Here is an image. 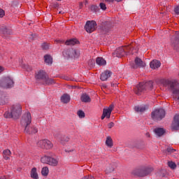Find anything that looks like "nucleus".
I'll return each mask as SVG.
<instances>
[{
    "label": "nucleus",
    "mask_w": 179,
    "mask_h": 179,
    "mask_svg": "<svg viewBox=\"0 0 179 179\" xmlns=\"http://www.w3.org/2000/svg\"><path fill=\"white\" fill-rule=\"evenodd\" d=\"M22 115V106L20 104L13 105L10 108V112L8 111L4 113L5 118H13L17 120Z\"/></svg>",
    "instance_id": "1"
},
{
    "label": "nucleus",
    "mask_w": 179,
    "mask_h": 179,
    "mask_svg": "<svg viewBox=\"0 0 179 179\" xmlns=\"http://www.w3.org/2000/svg\"><path fill=\"white\" fill-rule=\"evenodd\" d=\"M152 87H153V81L141 83L135 87L134 92L136 94L139 95L141 94V93H143V92H146V90H152Z\"/></svg>",
    "instance_id": "2"
},
{
    "label": "nucleus",
    "mask_w": 179,
    "mask_h": 179,
    "mask_svg": "<svg viewBox=\"0 0 179 179\" xmlns=\"http://www.w3.org/2000/svg\"><path fill=\"white\" fill-rule=\"evenodd\" d=\"M166 117V110L163 108L155 109L151 113V117L154 121H162Z\"/></svg>",
    "instance_id": "3"
},
{
    "label": "nucleus",
    "mask_w": 179,
    "mask_h": 179,
    "mask_svg": "<svg viewBox=\"0 0 179 179\" xmlns=\"http://www.w3.org/2000/svg\"><path fill=\"white\" fill-rule=\"evenodd\" d=\"M131 48L129 46H124L118 48L114 52V57H117V58H121V57H125L128 55L129 52H131Z\"/></svg>",
    "instance_id": "4"
},
{
    "label": "nucleus",
    "mask_w": 179,
    "mask_h": 179,
    "mask_svg": "<svg viewBox=\"0 0 179 179\" xmlns=\"http://www.w3.org/2000/svg\"><path fill=\"white\" fill-rule=\"evenodd\" d=\"M41 163L45 164H49L50 166H53L54 167L58 166V158H54L52 157L43 156L41 159Z\"/></svg>",
    "instance_id": "5"
},
{
    "label": "nucleus",
    "mask_w": 179,
    "mask_h": 179,
    "mask_svg": "<svg viewBox=\"0 0 179 179\" xmlns=\"http://www.w3.org/2000/svg\"><path fill=\"white\" fill-rule=\"evenodd\" d=\"M63 55L66 58H79L80 51L75 49H68L63 52Z\"/></svg>",
    "instance_id": "6"
},
{
    "label": "nucleus",
    "mask_w": 179,
    "mask_h": 179,
    "mask_svg": "<svg viewBox=\"0 0 179 179\" xmlns=\"http://www.w3.org/2000/svg\"><path fill=\"white\" fill-rule=\"evenodd\" d=\"M14 85L13 79L10 77H6L0 80V87H3L4 89H10V87H13Z\"/></svg>",
    "instance_id": "7"
},
{
    "label": "nucleus",
    "mask_w": 179,
    "mask_h": 179,
    "mask_svg": "<svg viewBox=\"0 0 179 179\" xmlns=\"http://www.w3.org/2000/svg\"><path fill=\"white\" fill-rule=\"evenodd\" d=\"M152 171L153 168L145 167L136 170L135 174L138 177H145L146 176H149V174H150V173H152Z\"/></svg>",
    "instance_id": "8"
},
{
    "label": "nucleus",
    "mask_w": 179,
    "mask_h": 179,
    "mask_svg": "<svg viewBox=\"0 0 179 179\" xmlns=\"http://www.w3.org/2000/svg\"><path fill=\"white\" fill-rule=\"evenodd\" d=\"M20 122L22 127H24L25 128L26 127H29V125L31 124V115L30 113L28 112L24 113L21 118Z\"/></svg>",
    "instance_id": "9"
},
{
    "label": "nucleus",
    "mask_w": 179,
    "mask_h": 179,
    "mask_svg": "<svg viewBox=\"0 0 179 179\" xmlns=\"http://www.w3.org/2000/svg\"><path fill=\"white\" fill-rule=\"evenodd\" d=\"M97 27V23H96V21H87L86 22V24L85 26V29L87 33H93L94 30H96Z\"/></svg>",
    "instance_id": "10"
},
{
    "label": "nucleus",
    "mask_w": 179,
    "mask_h": 179,
    "mask_svg": "<svg viewBox=\"0 0 179 179\" xmlns=\"http://www.w3.org/2000/svg\"><path fill=\"white\" fill-rule=\"evenodd\" d=\"M38 146L42 149H51L52 148V143L48 139L40 140L38 142Z\"/></svg>",
    "instance_id": "11"
},
{
    "label": "nucleus",
    "mask_w": 179,
    "mask_h": 179,
    "mask_svg": "<svg viewBox=\"0 0 179 179\" xmlns=\"http://www.w3.org/2000/svg\"><path fill=\"white\" fill-rule=\"evenodd\" d=\"M134 62L135 64H131V68H134V69H136V68H145V66H146V64L139 57H136Z\"/></svg>",
    "instance_id": "12"
},
{
    "label": "nucleus",
    "mask_w": 179,
    "mask_h": 179,
    "mask_svg": "<svg viewBox=\"0 0 179 179\" xmlns=\"http://www.w3.org/2000/svg\"><path fill=\"white\" fill-rule=\"evenodd\" d=\"M25 134H28V135H33V134H37L38 132V129L36 126H27L24 128Z\"/></svg>",
    "instance_id": "13"
},
{
    "label": "nucleus",
    "mask_w": 179,
    "mask_h": 179,
    "mask_svg": "<svg viewBox=\"0 0 179 179\" xmlns=\"http://www.w3.org/2000/svg\"><path fill=\"white\" fill-rule=\"evenodd\" d=\"M111 75H113V73L110 70H106L101 74L100 79L104 82L111 78Z\"/></svg>",
    "instance_id": "14"
},
{
    "label": "nucleus",
    "mask_w": 179,
    "mask_h": 179,
    "mask_svg": "<svg viewBox=\"0 0 179 179\" xmlns=\"http://www.w3.org/2000/svg\"><path fill=\"white\" fill-rule=\"evenodd\" d=\"M171 129L173 131H178L179 129V115H176L173 118V122L171 124Z\"/></svg>",
    "instance_id": "15"
},
{
    "label": "nucleus",
    "mask_w": 179,
    "mask_h": 179,
    "mask_svg": "<svg viewBox=\"0 0 179 179\" xmlns=\"http://www.w3.org/2000/svg\"><path fill=\"white\" fill-rule=\"evenodd\" d=\"M113 110H114V105L111 104L107 108H103V115L106 116L107 118H110V116L111 115V113L113 112Z\"/></svg>",
    "instance_id": "16"
},
{
    "label": "nucleus",
    "mask_w": 179,
    "mask_h": 179,
    "mask_svg": "<svg viewBox=\"0 0 179 179\" xmlns=\"http://www.w3.org/2000/svg\"><path fill=\"white\" fill-rule=\"evenodd\" d=\"M177 36H176L173 40L171 41V46L175 50H178L179 48V33H176Z\"/></svg>",
    "instance_id": "17"
},
{
    "label": "nucleus",
    "mask_w": 179,
    "mask_h": 179,
    "mask_svg": "<svg viewBox=\"0 0 179 179\" xmlns=\"http://www.w3.org/2000/svg\"><path fill=\"white\" fill-rule=\"evenodd\" d=\"M47 77V73H45L44 71L40 70L36 73V79L38 80H45V78Z\"/></svg>",
    "instance_id": "18"
},
{
    "label": "nucleus",
    "mask_w": 179,
    "mask_h": 179,
    "mask_svg": "<svg viewBox=\"0 0 179 179\" xmlns=\"http://www.w3.org/2000/svg\"><path fill=\"white\" fill-rule=\"evenodd\" d=\"M161 65L162 63L158 60H152L150 63V66L152 69H157V68H160Z\"/></svg>",
    "instance_id": "19"
},
{
    "label": "nucleus",
    "mask_w": 179,
    "mask_h": 179,
    "mask_svg": "<svg viewBox=\"0 0 179 179\" xmlns=\"http://www.w3.org/2000/svg\"><path fill=\"white\" fill-rule=\"evenodd\" d=\"M61 101L64 103V104H68V103L71 101V96L69 94H64L61 96Z\"/></svg>",
    "instance_id": "20"
},
{
    "label": "nucleus",
    "mask_w": 179,
    "mask_h": 179,
    "mask_svg": "<svg viewBox=\"0 0 179 179\" xmlns=\"http://www.w3.org/2000/svg\"><path fill=\"white\" fill-rule=\"evenodd\" d=\"M96 64L99 66H104L107 64V62L103 57H97L96 59Z\"/></svg>",
    "instance_id": "21"
},
{
    "label": "nucleus",
    "mask_w": 179,
    "mask_h": 179,
    "mask_svg": "<svg viewBox=\"0 0 179 179\" xmlns=\"http://www.w3.org/2000/svg\"><path fill=\"white\" fill-rule=\"evenodd\" d=\"M154 132H155L157 136H163L166 131L163 128H157L155 129Z\"/></svg>",
    "instance_id": "22"
},
{
    "label": "nucleus",
    "mask_w": 179,
    "mask_h": 179,
    "mask_svg": "<svg viewBox=\"0 0 179 179\" xmlns=\"http://www.w3.org/2000/svg\"><path fill=\"white\" fill-rule=\"evenodd\" d=\"M146 106H136L134 107V110L136 111V113H144V111H146Z\"/></svg>",
    "instance_id": "23"
},
{
    "label": "nucleus",
    "mask_w": 179,
    "mask_h": 179,
    "mask_svg": "<svg viewBox=\"0 0 179 179\" xmlns=\"http://www.w3.org/2000/svg\"><path fill=\"white\" fill-rule=\"evenodd\" d=\"M81 101L83 103H90L92 101V99H90V96L87 95V94H83L81 96Z\"/></svg>",
    "instance_id": "24"
},
{
    "label": "nucleus",
    "mask_w": 179,
    "mask_h": 179,
    "mask_svg": "<svg viewBox=\"0 0 179 179\" xmlns=\"http://www.w3.org/2000/svg\"><path fill=\"white\" fill-rule=\"evenodd\" d=\"M66 45H75V44H79V41L78 39H70L65 42Z\"/></svg>",
    "instance_id": "25"
},
{
    "label": "nucleus",
    "mask_w": 179,
    "mask_h": 179,
    "mask_svg": "<svg viewBox=\"0 0 179 179\" xmlns=\"http://www.w3.org/2000/svg\"><path fill=\"white\" fill-rule=\"evenodd\" d=\"M0 33L1 34H10V29H8L6 26H1Z\"/></svg>",
    "instance_id": "26"
},
{
    "label": "nucleus",
    "mask_w": 179,
    "mask_h": 179,
    "mask_svg": "<svg viewBox=\"0 0 179 179\" xmlns=\"http://www.w3.org/2000/svg\"><path fill=\"white\" fill-rule=\"evenodd\" d=\"M8 103V99L5 97V96L0 92V106H5Z\"/></svg>",
    "instance_id": "27"
},
{
    "label": "nucleus",
    "mask_w": 179,
    "mask_h": 179,
    "mask_svg": "<svg viewBox=\"0 0 179 179\" xmlns=\"http://www.w3.org/2000/svg\"><path fill=\"white\" fill-rule=\"evenodd\" d=\"M44 59L45 64L48 65H51L52 64V57L50 55H46L44 56Z\"/></svg>",
    "instance_id": "28"
},
{
    "label": "nucleus",
    "mask_w": 179,
    "mask_h": 179,
    "mask_svg": "<svg viewBox=\"0 0 179 179\" xmlns=\"http://www.w3.org/2000/svg\"><path fill=\"white\" fill-rule=\"evenodd\" d=\"M31 177L34 179H38V174H37V169L33 168L31 170Z\"/></svg>",
    "instance_id": "29"
},
{
    "label": "nucleus",
    "mask_w": 179,
    "mask_h": 179,
    "mask_svg": "<svg viewBox=\"0 0 179 179\" xmlns=\"http://www.w3.org/2000/svg\"><path fill=\"white\" fill-rule=\"evenodd\" d=\"M43 82H45V85H54L55 84V80L52 78H48V76H46V78L45 80H43Z\"/></svg>",
    "instance_id": "30"
},
{
    "label": "nucleus",
    "mask_w": 179,
    "mask_h": 179,
    "mask_svg": "<svg viewBox=\"0 0 179 179\" xmlns=\"http://www.w3.org/2000/svg\"><path fill=\"white\" fill-rule=\"evenodd\" d=\"M10 154L11 152L9 150H6L3 152V157L5 159V160H9Z\"/></svg>",
    "instance_id": "31"
},
{
    "label": "nucleus",
    "mask_w": 179,
    "mask_h": 179,
    "mask_svg": "<svg viewBox=\"0 0 179 179\" xmlns=\"http://www.w3.org/2000/svg\"><path fill=\"white\" fill-rule=\"evenodd\" d=\"M106 145L108 148H113V139L111 137H107L106 141Z\"/></svg>",
    "instance_id": "32"
},
{
    "label": "nucleus",
    "mask_w": 179,
    "mask_h": 179,
    "mask_svg": "<svg viewBox=\"0 0 179 179\" xmlns=\"http://www.w3.org/2000/svg\"><path fill=\"white\" fill-rule=\"evenodd\" d=\"M48 173H50V170L48 169V167L45 166L42 169V171H41L42 176L47 177V176H48Z\"/></svg>",
    "instance_id": "33"
},
{
    "label": "nucleus",
    "mask_w": 179,
    "mask_h": 179,
    "mask_svg": "<svg viewBox=\"0 0 179 179\" xmlns=\"http://www.w3.org/2000/svg\"><path fill=\"white\" fill-rule=\"evenodd\" d=\"M168 166L169 167H170V169H172V170H174V169L177 168V164H176V163H174L173 162H169Z\"/></svg>",
    "instance_id": "34"
},
{
    "label": "nucleus",
    "mask_w": 179,
    "mask_h": 179,
    "mask_svg": "<svg viewBox=\"0 0 179 179\" xmlns=\"http://www.w3.org/2000/svg\"><path fill=\"white\" fill-rule=\"evenodd\" d=\"M22 68H24V69H26L27 71V72H30L33 69V68H31V66H30L29 65H27V64H22Z\"/></svg>",
    "instance_id": "35"
},
{
    "label": "nucleus",
    "mask_w": 179,
    "mask_h": 179,
    "mask_svg": "<svg viewBox=\"0 0 179 179\" xmlns=\"http://www.w3.org/2000/svg\"><path fill=\"white\" fill-rule=\"evenodd\" d=\"M78 115L80 118H85V112L83 110H78Z\"/></svg>",
    "instance_id": "36"
},
{
    "label": "nucleus",
    "mask_w": 179,
    "mask_h": 179,
    "mask_svg": "<svg viewBox=\"0 0 179 179\" xmlns=\"http://www.w3.org/2000/svg\"><path fill=\"white\" fill-rule=\"evenodd\" d=\"M43 50H49L50 49V44L48 43H43L41 45Z\"/></svg>",
    "instance_id": "37"
},
{
    "label": "nucleus",
    "mask_w": 179,
    "mask_h": 179,
    "mask_svg": "<svg viewBox=\"0 0 179 179\" xmlns=\"http://www.w3.org/2000/svg\"><path fill=\"white\" fill-rule=\"evenodd\" d=\"M113 171H114V167L112 166H108L106 168V173H113Z\"/></svg>",
    "instance_id": "38"
},
{
    "label": "nucleus",
    "mask_w": 179,
    "mask_h": 179,
    "mask_svg": "<svg viewBox=\"0 0 179 179\" xmlns=\"http://www.w3.org/2000/svg\"><path fill=\"white\" fill-rule=\"evenodd\" d=\"M99 6L102 10H106L107 9V6L104 3H100Z\"/></svg>",
    "instance_id": "39"
},
{
    "label": "nucleus",
    "mask_w": 179,
    "mask_h": 179,
    "mask_svg": "<svg viewBox=\"0 0 179 179\" xmlns=\"http://www.w3.org/2000/svg\"><path fill=\"white\" fill-rule=\"evenodd\" d=\"M91 10L92 12H97L99 10V6H94V5L92 6H91Z\"/></svg>",
    "instance_id": "40"
},
{
    "label": "nucleus",
    "mask_w": 179,
    "mask_h": 179,
    "mask_svg": "<svg viewBox=\"0 0 179 179\" xmlns=\"http://www.w3.org/2000/svg\"><path fill=\"white\" fill-rule=\"evenodd\" d=\"M62 143H64V142H69V137L64 136H63L62 139Z\"/></svg>",
    "instance_id": "41"
},
{
    "label": "nucleus",
    "mask_w": 179,
    "mask_h": 179,
    "mask_svg": "<svg viewBox=\"0 0 179 179\" xmlns=\"http://www.w3.org/2000/svg\"><path fill=\"white\" fill-rule=\"evenodd\" d=\"M166 152L167 153H174V152H176V149L168 148Z\"/></svg>",
    "instance_id": "42"
},
{
    "label": "nucleus",
    "mask_w": 179,
    "mask_h": 179,
    "mask_svg": "<svg viewBox=\"0 0 179 179\" xmlns=\"http://www.w3.org/2000/svg\"><path fill=\"white\" fill-rule=\"evenodd\" d=\"M174 12L176 15H179V5L174 8Z\"/></svg>",
    "instance_id": "43"
},
{
    "label": "nucleus",
    "mask_w": 179,
    "mask_h": 179,
    "mask_svg": "<svg viewBox=\"0 0 179 179\" xmlns=\"http://www.w3.org/2000/svg\"><path fill=\"white\" fill-rule=\"evenodd\" d=\"M3 16H5V11L0 8V17H3Z\"/></svg>",
    "instance_id": "44"
},
{
    "label": "nucleus",
    "mask_w": 179,
    "mask_h": 179,
    "mask_svg": "<svg viewBox=\"0 0 179 179\" xmlns=\"http://www.w3.org/2000/svg\"><path fill=\"white\" fill-rule=\"evenodd\" d=\"M114 127V122H110L108 124V128H109L110 129H111V128Z\"/></svg>",
    "instance_id": "45"
},
{
    "label": "nucleus",
    "mask_w": 179,
    "mask_h": 179,
    "mask_svg": "<svg viewBox=\"0 0 179 179\" xmlns=\"http://www.w3.org/2000/svg\"><path fill=\"white\" fill-rule=\"evenodd\" d=\"M3 71H5V69L0 66V73L3 72Z\"/></svg>",
    "instance_id": "46"
},
{
    "label": "nucleus",
    "mask_w": 179,
    "mask_h": 179,
    "mask_svg": "<svg viewBox=\"0 0 179 179\" xmlns=\"http://www.w3.org/2000/svg\"><path fill=\"white\" fill-rule=\"evenodd\" d=\"M63 79H64V80H69V78L68 76H63Z\"/></svg>",
    "instance_id": "47"
},
{
    "label": "nucleus",
    "mask_w": 179,
    "mask_h": 179,
    "mask_svg": "<svg viewBox=\"0 0 179 179\" xmlns=\"http://www.w3.org/2000/svg\"><path fill=\"white\" fill-rule=\"evenodd\" d=\"M65 152H67L68 153L71 152H73V150H66Z\"/></svg>",
    "instance_id": "48"
},
{
    "label": "nucleus",
    "mask_w": 179,
    "mask_h": 179,
    "mask_svg": "<svg viewBox=\"0 0 179 179\" xmlns=\"http://www.w3.org/2000/svg\"><path fill=\"white\" fill-rule=\"evenodd\" d=\"M106 116L105 115H103V113L102 114V116H101V120H104V118H106Z\"/></svg>",
    "instance_id": "49"
},
{
    "label": "nucleus",
    "mask_w": 179,
    "mask_h": 179,
    "mask_svg": "<svg viewBox=\"0 0 179 179\" xmlns=\"http://www.w3.org/2000/svg\"><path fill=\"white\" fill-rule=\"evenodd\" d=\"M31 38H32L33 40H34V38H36V34H32V35H31Z\"/></svg>",
    "instance_id": "50"
},
{
    "label": "nucleus",
    "mask_w": 179,
    "mask_h": 179,
    "mask_svg": "<svg viewBox=\"0 0 179 179\" xmlns=\"http://www.w3.org/2000/svg\"><path fill=\"white\" fill-rule=\"evenodd\" d=\"M79 6H80V8H81L82 6H83V3H79Z\"/></svg>",
    "instance_id": "51"
},
{
    "label": "nucleus",
    "mask_w": 179,
    "mask_h": 179,
    "mask_svg": "<svg viewBox=\"0 0 179 179\" xmlns=\"http://www.w3.org/2000/svg\"><path fill=\"white\" fill-rule=\"evenodd\" d=\"M106 2H113L114 0H105Z\"/></svg>",
    "instance_id": "52"
},
{
    "label": "nucleus",
    "mask_w": 179,
    "mask_h": 179,
    "mask_svg": "<svg viewBox=\"0 0 179 179\" xmlns=\"http://www.w3.org/2000/svg\"><path fill=\"white\" fill-rule=\"evenodd\" d=\"M103 89H106V87H107V85H103Z\"/></svg>",
    "instance_id": "53"
},
{
    "label": "nucleus",
    "mask_w": 179,
    "mask_h": 179,
    "mask_svg": "<svg viewBox=\"0 0 179 179\" xmlns=\"http://www.w3.org/2000/svg\"><path fill=\"white\" fill-rule=\"evenodd\" d=\"M117 2H121L122 0H115Z\"/></svg>",
    "instance_id": "54"
},
{
    "label": "nucleus",
    "mask_w": 179,
    "mask_h": 179,
    "mask_svg": "<svg viewBox=\"0 0 179 179\" xmlns=\"http://www.w3.org/2000/svg\"><path fill=\"white\" fill-rule=\"evenodd\" d=\"M57 6H58V4L55 5V8H57Z\"/></svg>",
    "instance_id": "55"
},
{
    "label": "nucleus",
    "mask_w": 179,
    "mask_h": 179,
    "mask_svg": "<svg viewBox=\"0 0 179 179\" xmlns=\"http://www.w3.org/2000/svg\"><path fill=\"white\" fill-rule=\"evenodd\" d=\"M57 43H62V41H57Z\"/></svg>",
    "instance_id": "56"
},
{
    "label": "nucleus",
    "mask_w": 179,
    "mask_h": 179,
    "mask_svg": "<svg viewBox=\"0 0 179 179\" xmlns=\"http://www.w3.org/2000/svg\"><path fill=\"white\" fill-rule=\"evenodd\" d=\"M59 13H62V11H59Z\"/></svg>",
    "instance_id": "57"
},
{
    "label": "nucleus",
    "mask_w": 179,
    "mask_h": 179,
    "mask_svg": "<svg viewBox=\"0 0 179 179\" xmlns=\"http://www.w3.org/2000/svg\"><path fill=\"white\" fill-rule=\"evenodd\" d=\"M178 166H179V162H178Z\"/></svg>",
    "instance_id": "58"
},
{
    "label": "nucleus",
    "mask_w": 179,
    "mask_h": 179,
    "mask_svg": "<svg viewBox=\"0 0 179 179\" xmlns=\"http://www.w3.org/2000/svg\"><path fill=\"white\" fill-rule=\"evenodd\" d=\"M57 1H62V0H57Z\"/></svg>",
    "instance_id": "59"
}]
</instances>
